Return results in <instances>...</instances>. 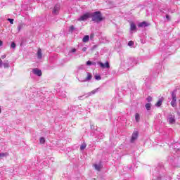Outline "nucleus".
Listing matches in <instances>:
<instances>
[{"label":"nucleus","mask_w":180,"mask_h":180,"mask_svg":"<svg viewBox=\"0 0 180 180\" xmlns=\"http://www.w3.org/2000/svg\"><path fill=\"white\" fill-rule=\"evenodd\" d=\"M91 18H92L93 22H101L103 18H102V13L100 11H96L91 13Z\"/></svg>","instance_id":"nucleus-1"},{"label":"nucleus","mask_w":180,"mask_h":180,"mask_svg":"<svg viewBox=\"0 0 180 180\" xmlns=\"http://www.w3.org/2000/svg\"><path fill=\"white\" fill-rule=\"evenodd\" d=\"M101 89L100 88H97L93 91H91V92H89L86 94H84L83 96H85V98H89V96H91V95H95V94H96V92H98V91H100ZM79 99H82V96H79Z\"/></svg>","instance_id":"nucleus-2"},{"label":"nucleus","mask_w":180,"mask_h":180,"mask_svg":"<svg viewBox=\"0 0 180 180\" xmlns=\"http://www.w3.org/2000/svg\"><path fill=\"white\" fill-rule=\"evenodd\" d=\"M172 101L171 105L173 108H176V94H175V91L172 92Z\"/></svg>","instance_id":"nucleus-3"},{"label":"nucleus","mask_w":180,"mask_h":180,"mask_svg":"<svg viewBox=\"0 0 180 180\" xmlns=\"http://www.w3.org/2000/svg\"><path fill=\"white\" fill-rule=\"evenodd\" d=\"M89 18H91V13H86L84 14L83 15H81L80 18H79L77 19V20H79V22H82V21H85V20L89 19Z\"/></svg>","instance_id":"nucleus-4"},{"label":"nucleus","mask_w":180,"mask_h":180,"mask_svg":"<svg viewBox=\"0 0 180 180\" xmlns=\"http://www.w3.org/2000/svg\"><path fill=\"white\" fill-rule=\"evenodd\" d=\"M167 122H169V124H174L175 123V115H169L167 117Z\"/></svg>","instance_id":"nucleus-5"},{"label":"nucleus","mask_w":180,"mask_h":180,"mask_svg":"<svg viewBox=\"0 0 180 180\" xmlns=\"http://www.w3.org/2000/svg\"><path fill=\"white\" fill-rule=\"evenodd\" d=\"M139 138V131H135L133 132L131 138V143H134L136 139Z\"/></svg>","instance_id":"nucleus-6"},{"label":"nucleus","mask_w":180,"mask_h":180,"mask_svg":"<svg viewBox=\"0 0 180 180\" xmlns=\"http://www.w3.org/2000/svg\"><path fill=\"white\" fill-rule=\"evenodd\" d=\"M60 4H56L54 6V8H53V15H58V11H60Z\"/></svg>","instance_id":"nucleus-7"},{"label":"nucleus","mask_w":180,"mask_h":180,"mask_svg":"<svg viewBox=\"0 0 180 180\" xmlns=\"http://www.w3.org/2000/svg\"><path fill=\"white\" fill-rule=\"evenodd\" d=\"M99 65H100V67H101V68H110V65H109V62H106L105 63L100 62Z\"/></svg>","instance_id":"nucleus-8"},{"label":"nucleus","mask_w":180,"mask_h":180,"mask_svg":"<svg viewBox=\"0 0 180 180\" xmlns=\"http://www.w3.org/2000/svg\"><path fill=\"white\" fill-rule=\"evenodd\" d=\"M32 72L33 74H34L35 75H37L38 77H41V70L37 68L33 69Z\"/></svg>","instance_id":"nucleus-9"},{"label":"nucleus","mask_w":180,"mask_h":180,"mask_svg":"<svg viewBox=\"0 0 180 180\" xmlns=\"http://www.w3.org/2000/svg\"><path fill=\"white\" fill-rule=\"evenodd\" d=\"M128 64L131 66L134 65V64H136V60H134V58H128Z\"/></svg>","instance_id":"nucleus-10"},{"label":"nucleus","mask_w":180,"mask_h":180,"mask_svg":"<svg viewBox=\"0 0 180 180\" xmlns=\"http://www.w3.org/2000/svg\"><path fill=\"white\" fill-rule=\"evenodd\" d=\"M94 167L96 171H99L100 169H102V163L94 164Z\"/></svg>","instance_id":"nucleus-11"},{"label":"nucleus","mask_w":180,"mask_h":180,"mask_svg":"<svg viewBox=\"0 0 180 180\" xmlns=\"http://www.w3.org/2000/svg\"><path fill=\"white\" fill-rule=\"evenodd\" d=\"M137 30V27L136 26V24L134 22L130 23V30L131 32H134V30Z\"/></svg>","instance_id":"nucleus-12"},{"label":"nucleus","mask_w":180,"mask_h":180,"mask_svg":"<svg viewBox=\"0 0 180 180\" xmlns=\"http://www.w3.org/2000/svg\"><path fill=\"white\" fill-rule=\"evenodd\" d=\"M147 26H148V25L147 24V22L146 21H143L142 22H140L138 25L139 27H147Z\"/></svg>","instance_id":"nucleus-13"},{"label":"nucleus","mask_w":180,"mask_h":180,"mask_svg":"<svg viewBox=\"0 0 180 180\" xmlns=\"http://www.w3.org/2000/svg\"><path fill=\"white\" fill-rule=\"evenodd\" d=\"M23 27H25V24L24 23L20 22V24H18V32H20V30H22V29H23Z\"/></svg>","instance_id":"nucleus-14"},{"label":"nucleus","mask_w":180,"mask_h":180,"mask_svg":"<svg viewBox=\"0 0 180 180\" xmlns=\"http://www.w3.org/2000/svg\"><path fill=\"white\" fill-rule=\"evenodd\" d=\"M83 43H87V41H89V36L85 35L82 39Z\"/></svg>","instance_id":"nucleus-15"},{"label":"nucleus","mask_w":180,"mask_h":180,"mask_svg":"<svg viewBox=\"0 0 180 180\" xmlns=\"http://www.w3.org/2000/svg\"><path fill=\"white\" fill-rule=\"evenodd\" d=\"M41 57H42L41 49H39L37 51V58L40 60Z\"/></svg>","instance_id":"nucleus-16"},{"label":"nucleus","mask_w":180,"mask_h":180,"mask_svg":"<svg viewBox=\"0 0 180 180\" xmlns=\"http://www.w3.org/2000/svg\"><path fill=\"white\" fill-rule=\"evenodd\" d=\"M161 105H162V98H160L158 100V101L155 104V106H157L158 108H160V106H161Z\"/></svg>","instance_id":"nucleus-17"},{"label":"nucleus","mask_w":180,"mask_h":180,"mask_svg":"<svg viewBox=\"0 0 180 180\" xmlns=\"http://www.w3.org/2000/svg\"><path fill=\"white\" fill-rule=\"evenodd\" d=\"M9 155V153H1L0 152V158H4L5 157H8Z\"/></svg>","instance_id":"nucleus-18"},{"label":"nucleus","mask_w":180,"mask_h":180,"mask_svg":"<svg viewBox=\"0 0 180 180\" xmlns=\"http://www.w3.org/2000/svg\"><path fill=\"white\" fill-rule=\"evenodd\" d=\"M92 79V75L91 73L87 72V77L86 78V81H91Z\"/></svg>","instance_id":"nucleus-19"},{"label":"nucleus","mask_w":180,"mask_h":180,"mask_svg":"<svg viewBox=\"0 0 180 180\" xmlns=\"http://www.w3.org/2000/svg\"><path fill=\"white\" fill-rule=\"evenodd\" d=\"M146 109L147 110H151V103H148L145 105Z\"/></svg>","instance_id":"nucleus-20"},{"label":"nucleus","mask_w":180,"mask_h":180,"mask_svg":"<svg viewBox=\"0 0 180 180\" xmlns=\"http://www.w3.org/2000/svg\"><path fill=\"white\" fill-rule=\"evenodd\" d=\"M135 120L136 122H140V115L139 113L135 114Z\"/></svg>","instance_id":"nucleus-21"},{"label":"nucleus","mask_w":180,"mask_h":180,"mask_svg":"<svg viewBox=\"0 0 180 180\" xmlns=\"http://www.w3.org/2000/svg\"><path fill=\"white\" fill-rule=\"evenodd\" d=\"M39 141L41 144H44V143H46V139H44V137H41Z\"/></svg>","instance_id":"nucleus-22"},{"label":"nucleus","mask_w":180,"mask_h":180,"mask_svg":"<svg viewBox=\"0 0 180 180\" xmlns=\"http://www.w3.org/2000/svg\"><path fill=\"white\" fill-rule=\"evenodd\" d=\"M85 148H86V143L82 144V146H80V150H85Z\"/></svg>","instance_id":"nucleus-23"},{"label":"nucleus","mask_w":180,"mask_h":180,"mask_svg":"<svg viewBox=\"0 0 180 180\" xmlns=\"http://www.w3.org/2000/svg\"><path fill=\"white\" fill-rule=\"evenodd\" d=\"M95 79H96L97 81H101V79H102V77H101V75H96Z\"/></svg>","instance_id":"nucleus-24"},{"label":"nucleus","mask_w":180,"mask_h":180,"mask_svg":"<svg viewBox=\"0 0 180 180\" xmlns=\"http://www.w3.org/2000/svg\"><path fill=\"white\" fill-rule=\"evenodd\" d=\"M4 68H9V63L8 62H6L4 63Z\"/></svg>","instance_id":"nucleus-25"},{"label":"nucleus","mask_w":180,"mask_h":180,"mask_svg":"<svg viewBox=\"0 0 180 180\" xmlns=\"http://www.w3.org/2000/svg\"><path fill=\"white\" fill-rule=\"evenodd\" d=\"M134 42L133 41H129L128 42V46H129V47H131V46H134Z\"/></svg>","instance_id":"nucleus-26"},{"label":"nucleus","mask_w":180,"mask_h":180,"mask_svg":"<svg viewBox=\"0 0 180 180\" xmlns=\"http://www.w3.org/2000/svg\"><path fill=\"white\" fill-rule=\"evenodd\" d=\"M146 101H148V102H152V101H153V97L148 96V97L146 98Z\"/></svg>","instance_id":"nucleus-27"},{"label":"nucleus","mask_w":180,"mask_h":180,"mask_svg":"<svg viewBox=\"0 0 180 180\" xmlns=\"http://www.w3.org/2000/svg\"><path fill=\"white\" fill-rule=\"evenodd\" d=\"M8 21L11 23V25H13V19L8 18Z\"/></svg>","instance_id":"nucleus-28"},{"label":"nucleus","mask_w":180,"mask_h":180,"mask_svg":"<svg viewBox=\"0 0 180 180\" xmlns=\"http://www.w3.org/2000/svg\"><path fill=\"white\" fill-rule=\"evenodd\" d=\"M74 29H75L74 25H71V26L70 27L69 30H70V32H73Z\"/></svg>","instance_id":"nucleus-29"},{"label":"nucleus","mask_w":180,"mask_h":180,"mask_svg":"<svg viewBox=\"0 0 180 180\" xmlns=\"http://www.w3.org/2000/svg\"><path fill=\"white\" fill-rule=\"evenodd\" d=\"M16 47V44H15V42H12L11 44V48L12 49H15Z\"/></svg>","instance_id":"nucleus-30"},{"label":"nucleus","mask_w":180,"mask_h":180,"mask_svg":"<svg viewBox=\"0 0 180 180\" xmlns=\"http://www.w3.org/2000/svg\"><path fill=\"white\" fill-rule=\"evenodd\" d=\"M86 65H92V62H91V60L87 61Z\"/></svg>","instance_id":"nucleus-31"},{"label":"nucleus","mask_w":180,"mask_h":180,"mask_svg":"<svg viewBox=\"0 0 180 180\" xmlns=\"http://www.w3.org/2000/svg\"><path fill=\"white\" fill-rule=\"evenodd\" d=\"M2 65H3L2 59L0 58V68H2Z\"/></svg>","instance_id":"nucleus-32"},{"label":"nucleus","mask_w":180,"mask_h":180,"mask_svg":"<svg viewBox=\"0 0 180 180\" xmlns=\"http://www.w3.org/2000/svg\"><path fill=\"white\" fill-rule=\"evenodd\" d=\"M1 58H2V60L6 58V55H2Z\"/></svg>","instance_id":"nucleus-33"},{"label":"nucleus","mask_w":180,"mask_h":180,"mask_svg":"<svg viewBox=\"0 0 180 180\" xmlns=\"http://www.w3.org/2000/svg\"><path fill=\"white\" fill-rule=\"evenodd\" d=\"M75 51H77V49H73L71 50V53H75Z\"/></svg>","instance_id":"nucleus-34"},{"label":"nucleus","mask_w":180,"mask_h":180,"mask_svg":"<svg viewBox=\"0 0 180 180\" xmlns=\"http://www.w3.org/2000/svg\"><path fill=\"white\" fill-rule=\"evenodd\" d=\"M82 51H86V47H84V48L82 49Z\"/></svg>","instance_id":"nucleus-35"},{"label":"nucleus","mask_w":180,"mask_h":180,"mask_svg":"<svg viewBox=\"0 0 180 180\" xmlns=\"http://www.w3.org/2000/svg\"><path fill=\"white\" fill-rule=\"evenodd\" d=\"M2 46V41L0 40V47Z\"/></svg>","instance_id":"nucleus-36"},{"label":"nucleus","mask_w":180,"mask_h":180,"mask_svg":"<svg viewBox=\"0 0 180 180\" xmlns=\"http://www.w3.org/2000/svg\"><path fill=\"white\" fill-rule=\"evenodd\" d=\"M166 18H167V19H169V15H167Z\"/></svg>","instance_id":"nucleus-37"},{"label":"nucleus","mask_w":180,"mask_h":180,"mask_svg":"<svg viewBox=\"0 0 180 180\" xmlns=\"http://www.w3.org/2000/svg\"><path fill=\"white\" fill-rule=\"evenodd\" d=\"M157 180H161V177H158Z\"/></svg>","instance_id":"nucleus-38"}]
</instances>
